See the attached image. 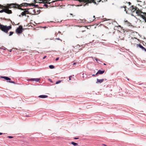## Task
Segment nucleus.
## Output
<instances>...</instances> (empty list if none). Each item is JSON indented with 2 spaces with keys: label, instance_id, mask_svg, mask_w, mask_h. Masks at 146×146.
Returning a JSON list of instances; mask_svg holds the SVG:
<instances>
[{
  "label": "nucleus",
  "instance_id": "f257e3e1",
  "mask_svg": "<svg viewBox=\"0 0 146 146\" xmlns=\"http://www.w3.org/2000/svg\"><path fill=\"white\" fill-rule=\"evenodd\" d=\"M142 10H125L127 13L131 14V15L134 16L135 15L137 14V15L140 16L143 19H144L145 22L146 20V13L142 12Z\"/></svg>",
  "mask_w": 146,
  "mask_h": 146
},
{
  "label": "nucleus",
  "instance_id": "f03ea898",
  "mask_svg": "<svg viewBox=\"0 0 146 146\" xmlns=\"http://www.w3.org/2000/svg\"><path fill=\"white\" fill-rule=\"evenodd\" d=\"M28 6H33L35 7H36L39 6L38 5H35L33 3H23L20 4V5L18 4L17 7L18 9H23L22 8V7H27ZM34 8V7H33L31 9H32Z\"/></svg>",
  "mask_w": 146,
  "mask_h": 146
},
{
  "label": "nucleus",
  "instance_id": "7ed1b4c3",
  "mask_svg": "<svg viewBox=\"0 0 146 146\" xmlns=\"http://www.w3.org/2000/svg\"><path fill=\"white\" fill-rule=\"evenodd\" d=\"M18 4L17 3L8 4L4 6L0 5V8L2 9H9V8H17Z\"/></svg>",
  "mask_w": 146,
  "mask_h": 146
},
{
  "label": "nucleus",
  "instance_id": "20e7f679",
  "mask_svg": "<svg viewBox=\"0 0 146 146\" xmlns=\"http://www.w3.org/2000/svg\"><path fill=\"white\" fill-rule=\"evenodd\" d=\"M123 7L125 8V9H129L130 8H132L130 9H139L136 6L131 5V3L130 2L127 3L125 5L123 6Z\"/></svg>",
  "mask_w": 146,
  "mask_h": 146
},
{
  "label": "nucleus",
  "instance_id": "39448f33",
  "mask_svg": "<svg viewBox=\"0 0 146 146\" xmlns=\"http://www.w3.org/2000/svg\"><path fill=\"white\" fill-rule=\"evenodd\" d=\"M11 28L10 26H7L0 24V29L5 33H7L8 31Z\"/></svg>",
  "mask_w": 146,
  "mask_h": 146
},
{
  "label": "nucleus",
  "instance_id": "423d86ee",
  "mask_svg": "<svg viewBox=\"0 0 146 146\" xmlns=\"http://www.w3.org/2000/svg\"><path fill=\"white\" fill-rule=\"evenodd\" d=\"M24 11L23 12H21V15L23 17V16H27V17H29V16L28 15H27V14H31V13H30L29 11L27 10H22Z\"/></svg>",
  "mask_w": 146,
  "mask_h": 146
},
{
  "label": "nucleus",
  "instance_id": "0eeeda50",
  "mask_svg": "<svg viewBox=\"0 0 146 146\" xmlns=\"http://www.w3.org/2000/svg\"><path fill=\"white\" fill-rule=\"evenodd\" d=\"M24 29V28H23L22 26H20L19 27H18L17 29L16 30V32L19 34L21 33Z\"/></svg>",
  "mask_w": 146,
  "mask_h": 146
},
{
  "label": "nucleus",
  "instance_id": "6e6552de",
  "mask_svg": "<svg viewBox=\"0 0 146 146\" xmlns=\"http://www.w3.org/2000/svg\"><path fill=\"white\" fill-rule=\"evenodd\" d=\"M1 77L2 78L6 80H10V81H9V83L13 84H15V83L14 82L12 81H10V80H11V78L8 77L2 76Z\"/></svg>",
  "mask_w": 146,
  "mask_h": 146
},
{
  "label": "nucleus",
  "instance_id": "1a4fd4ad",
  "mask_svg": "<svg viewBox=\"0 0 146 146\" xmlns=\"http://www.w3.org/2000/svg\"><path fill=\"white\" fill-rule=\"evenodd\" d=\"M3 12H5L8 14H11L12 13L11 10H1V11H0V13H2Z\"/></svg>",
  "mask_w": 146,
  "mask_h": 146
},
{
  "label": "nucleus",
  "instance_id": "9d476101",
  "mask_svg": "<svg viewBox=\"0 0 146 146\" xmlns=\"http://www.w3.org/2000/svg\"><path fill=\"white\" fill-rule=\"evenodd\" d=\"M136 46L137 47H139L141 48L143 50L145 51V52L146 51V49L141 44H137Z\"/></svg>",
  "mask_w": 146,
  "mask_h": 146
},
{
  "label": "nucleus",
  "instance_id": "9b49d317",
  "mask_svg": "<svg viewBox=\"0 0 146 146\" xmlns=\"http://www.w3.org/2000/svg\"><path fill=\"white\" fill-rule=\"evenodd\" d=\"M40 78H31L29 79V81H35L36 82H39V80H40Z\"/></svg>",
  "mask_w": 146,
  "mask_h": 146
},
{
  "label": "nucleus",
  "instance_id": "f8f14e48",
  "mask_svg": "<svg viewBox=\"0 0 146 146\" xmlns=\"http://www.w3.org/2000/svg\"><path fill=\"white\" fill-rule=\"evenodd\" d=\"M51 0H38V1H42V2H41V3H45L50 4V2H49V1H50Z\"/></svg>",
  "mask_w": 146,
  "mask_h": 146
},
{
  "label": "nucleus",
  "instance_id": "ddd939ff",
  "mask_svg": "<svg viewBox=\"0 0 146 146\" xmlns=\"http://www.w3.org/2000/svg\"><path fill=\"white\" fill-rule=\"evenodd\" d=\"M105 72L104 70H99L97 73L96 74V75H97L98 74H103Z\"/></svg>",
  "mask_w": 146,
  "mask_h": 146
},
{
  "label": "nucleus",
  "instance_id": "4468645a",
  "mask_svg": "<svg viewBox=\"0 0 146 146\" xmlns=\"http://www.w3.org/2000/svg\"><path fill=\"white\" fill-rule=\"evenodd\" d=\"M104 79H97V82H96V83H102L104 80Z\"/></svg>",
  "mask_w": 146,
  "mask_h": 146
},
{
  "label": "nucleus",
  "instance_id": "2eb2a0df",
  "mask_svg": "<svg viewBox=\"0 0 146 146\" xmlns=\"http://www.w3.org/2000/svg\"><path fill=\"white\" fill-rule=\"evenodd\" d=\"M48 96L46 95H41L38 96V97L41 98H47Z\"/></svg>",
  "mask_w": 146,
  "mask_h": 146
},
{
  "label": "nucleus",
  "instance_id": "dca6fc26",
  "mask_svg": "<svg viewBox=\"0 0 146 146\" xmlns=\"http://www.w3.org/2000/svg\"><path fill=\"white\" fill-rule=\"evenodd\" d=\"M71 144L74 146H76L78 145V143H76L74 142H71Z\"/></svg>",
  "mask_w": 146,
  "mask_h": 146
},
{
  "label": "nucleus",
  "instance_id": "f3484780",
  "mask_svg": "<svg viewBox=\"0 0 146 146\" xmlns=\"http://www.w3.org/2000/svg\"><path fill=\"white\" fill-rule=\"evenodd\" d=\"M101 1L103 2L107 1V0H99V1H97L98 2V3L99 2H100Z\"/></svg>",
  "mask_w": 146,
  "mask_h": 146
},
{
  "label": "nucleus",
  "instance_id": "a211bd4d",
  "mask_svg": "<svg viewBox=\"0 0 146 146\" xmlns=\"http://www.w3.org/2000/svg\"><path fill=\"white\" fill-rule=\"evenodd\" d=\"M49 67L50 69H53L54 68V66L53 65H50L49 66Z\"/></svg>",
  "mask_w": 146,
  "mask_h": 146
},
{
  "label": "nucleus",
  "instance_id": "6ab92c4d",
  "mask_svg": "<svg viewBox=\"0 0 146 146\" xmlns=\"http://www.w3.org/2000/svg\"><path fill=\"white\" fill-rule=\"evenodd\" d=\"M40 10H37V13H36L35 14V15H37V14H38L40 12Z\"/></svg>",
  "mask_w": 146,
  "mask_h": 146
},
{
  "label": "nucleus",
  "instance_id": "aec40b11",
  "mask_svg": "<svg viewBox=\"0 0 146 146\" xmlns=\"http://www.w3.org/2000/svg\"><path fill=\"white\" fill-rule=\"evenodd\" d=\"M61 82V80H58L56 81V84H58L60 83Z\"/></svg>",
  "mask_w": 146,
  "mask_h": 146
},
{
  "label": "nucleus",
  "instance_id": "412c9836",
  "mask_svg": "<svg viewBox=\"0 0 146 146\" xmlns=\"http://www.w3.org/2000/svg\"><path fill=\"white\" fill-rule=\"evenodd\" d=\"M34 3H34V5H36L35 4L36 3H38V2H37L36 1V0H35L34 1ZM38 3L39 4H40V2H38Z\"/></svg>",
  "mask_w": 146,
  "mask_h": 146
},
{
  "label": "nucleus",
  "instance_id": "4be33fe9",
  "mask_svg": "<svg viewBox=\"0 0 146 146\" xmlns=\"http://www.w3.org/2000/svg\"><path fill=\"white\" fill-rule=\"evenodd\" d=\"M13 33H13V32H11V31L9 33L10 34H9V36H10L12 35L13 34Z\"/></svg>",
  "mask_w": 146,
  "mask_h": 146
},
{
  "label": "nucleus",
  "instance_id": "5701e85b",
  "mask_svg": "<svg viewBox=\"0 0 146 146\" xmlns=\"http://www.w3.org/2000/svg\"><path fill=\"white\" fill-rule=\"evenodd\" d=\"M103 20H104L103 21H106L109 20L110 19H108L107 20L106 18H104L103 19Z\"/></svg>",
  "mask_w": 146,
  "mask_h": 146
},
{
  "label": "nucleus",
  "instance_id": "b1692460",
  "mask_svg": "<svg viewBox=\"0 0 146 146\" xmlns=\"http://www.w3.org/2000/svg\"><path fill=\"white\" fill-rule=\"evenodd\" d=\"M36 10H33V13H34V14H33L32 15L35 14V13H36Z\"/></svg>",
  "mask_w": 146,
  "mask_h": 146
},
{
  "label": "nucleus",
  "instance_id": "393cba45",
  "mask_svg": "<svg viewBox=\"0 0 146 146\" xmlns=\"http://www.w3.org/2000/svg\"><path fill=\"white\" fill-rule=\"evenodd\" d=\"M99 18H100V17H97V18H95L94 19H93V21H96V19H98Z\"/></svg>",
  "mask_w": 146,
  "mask_h": 146
},
{
  "label": "nucleus",
  "instance_id": "a878e982",
  "mask_svg": "<svg viewBox=\"0 0 146 146\" xmlns=\"http://www.w3.org/2000/svg\"><path fill=\"white\" fill-rule=\"evenodd\" d=\"M7 137L9 138H12L13 137L11 136H8Z\"/></svg>",
  "mask_w": 146,
  "mask_h": 146
},
{
  "label": "nucleus",
  "instance_id": "bb28decb",
  "mask_svg": "<svg viewBox=\"0 0 146 146\" xmlns=\"http://www.w3.org/2000/svg\"><path fill=\"white\" fill-rule=\"evenodd\" d=\"M43 6L46 7H48V5L46 4H44Z\"/></svg>",
  "mask_w": 146,
  "mask_h": 146
},
{
  "label": "nucleus",
  "instance_id": "cd10ccee",
  "mask_svg": "<svg viewBox=\"0 0 146 146\" xmlns=\"http://www.w3.org/2000/svg\"><path fill=\"white\" fill-rule=\"evenodd\" d=\"M95 59L98 62V60H99L97 58H95Z\"/></svg>",
  "mask_w": 146,
  "mask_h": 146
},
{
  "label": "nucleus",
  "instance_id": "c85d7f7f",
  "mask_svg": "<svg viewBox=\"0 0 146 146\" xmlns=\"http://www.w3.org/2000/svg\"><path fill=\"white\" fill-rule=\"evenodd\" d=\"M76 37L77 38H80V37H82V36H76Z\"/></svg>",
  "mask_w": 146,
  "mask_h": 146
},
{
  "label": "nucleus",
  "instance_id": "c756f323",
  "mask_svg": "<svg viewBox=\"0 0 146 146\" xmlns=\"http://www.w3.org/2000/svg\"><path fill=\"white\" fill-rule=\"evenodd\" d=\"M59 59V57H58V58H57L56 59V61H57Z\"/></svg>",
  "mask_w": 146,
  "mask_h": 146
},
{
  "label": "nucleus",
  "instance_id": "7c9ffc66",
  "mask_svg": "<svg viewBox=\"0 0 146 146\" xmlns=\"http://www.w3.org/2000/svg\"><path fill=\"white\" fill-rule=\"evenodd\" d=\"M72 77V76H70L69 77V80H71V78Z\"/></svg>",
  "mask_w": 146,
  "mask_h": 146
},
{
  "label": "nucleus",
  "instance_id": "2f4dec72",
  "mask_svg": "<svg viewBox=\"0 0 146 146\" xmlns=\"http://www.w3.org/2000/svg\"><path fill=\"white\" fill-rule=\"evenodd\" d=\"M46 56H44L43 58V59H44L46 58Z\"/></svg>",
  "mask_w": 146,
  "mask_h": 146
},
{
  "label": "nucleus",
  "instance_id": "473e14b6",
  "mask_svg": "<svg viewBox=\"0 0 146 146\" xmlns=\"http://www.w3.org/2000/svg\"><path fill=\"white\" fill-rule=\"evenodd\" d=\"M78 139V138H77V137H74V139Z\"/></svg>",
  "mask_w": 146,
  "mask_h": 146
},
{
  "label": "nucleus",
  "instance_id": "72a5a7b5",
  "mask_svg": "<svg viewBox=\"0 0 146 146\" xmlns=\"http://www.w3.org/2000/svg\"><path fill=\"white\" fill-rule=\"evenodd\" d=\"M49 80L50 81V82H52V81L51 79H49Z\"/></svg>",
  "mask_w": 146,
  "mask_h": 146
},
{
  "label": "nucleus",
  "instance_id": "f704fd0d",
  "mask_svg": "<svg viewBox=\"0 0 146 146\" xmlns=\"http://www.w3.org/2000/svg\"><path fill=\"white\" fill-rule=\"evenodd\" d=\"M97 76L96 74H93L92 75V76Z\"/></svg>",
  "mask_w": 146,
  "mask_h": 146
},
{
  "label": "nucleus",
  "instance_id": "c9c22d12",
  "mask_svg": "<svg viewBox=\"0 0 146 146\" xmlns=\"http://www.w3.org/2000/svg\"><path fill=\"white\" fill-rule=\"evenodd\" d=\"M56 39L61 40V39H60L59 38H56Z\"/></svg>",
  "mask_w": 146,
  "mask_h": 146
},
{
  "label": "nucleus",
  "instance_id": "e433bc0d",
  "mask_svg": "<svg viewBox=\"0 0 146 146\" xmlns=\"http://www.w3.org/2000/svg\"><path fill=\"white\" fill-rule=\"evenodd\" d=\"M12 51V50H11H11H9V51L10 52H11Z\"/></svg>",
  "mask_w": 146,
  "mask_h": 146
},
{
  "label": "nucleus",
  "instance_id": "4c0bfd02",
  "mask_svg": "<svg viewBox=\"0 0 146 146\" xmlns=\"http://www.w3.org/2000/svg\"><path fill=\"white\" fill-rule=\"evenodd\" d=\"M3 133H0V135H2L3 134Z\"/></svg>",
  "mask_w": 146,
  "mask_h": 146
},
{
  "label": "nucleus",
  "instance_id": "58836bf2",
  "mask_svg": "<svg viewBox=\"0 0 146 146\" xmlns=\"http://www.w3.org/2000/svg\"><path fill=\"white\" fill-rule=\"evenodd\" d=\"M76 64V62H74V63L73 64V65H75Z\"/></svg>",
  "mask_w": 146,
  "mask_h": 146
},
{
  "label": "nucleus",
  "instance_id": "ea45409f",
  "mask_svg": "<svg viewBox=\"0 0 146 146\" xmlns=\"http://www.w3.org/2000/svg\"><path fill=\"white\" fill-rule=\"evenodd\" d=\"M6 48H5L3 49L4 50H6Z\"/></svg>",
  "mask_w": 146,
  "mask_h": 146
},
{
  "label": "nucleus",
  "instance_id": "a19ab883",
  "mask_svg": "<svg viewBox=\"0 0 146 146\" xmlns=\"http://www.w3.org/2000/svg\"><path fill=\"white\" fill-rule=\"evenodd\" d=\"M104 65H106V63H104Z\"/></svg>",
  "mask_w": 146,
  "mask_h": 146
},
{
  "label": "nucleus",
  "instance_id": "79ce46f5",
  "mask_svg": "<svg viewBox=\"0 0 146 146\" xmlns=\"http://www.w3.org/2000/svg\"><path fill=\"white\" fill-rule=\"evenodd\" d=\"M103 145H104L105 146H106L104 144H103Z\"/></svg>",
  "mask_w": 146,
  "mask_h": 146
},
{
  "label": "nucleus",
  "instance_id": "37998d69",
  "mask_svg": "<svg viewBox=\"0 0 146 146\" xmlns=\"http://www.w3.org/2000/svg\"><path fill=\"white\" fill-rule=\"evenodd\" d=\"M70 15H72V13H70Z\"/></svg>",
  "mask_w": 146,
  "mask_h": 146
},
{
  "label": "nucleus",
  "instance_id": "c03bdc74",
  "mask_svg": "<svg viewBox=\"0 0 146 146\" xmlns=\"http://www.w3.org/2000/svg\"><path fill=\"white\" fill-rule=\"evenodd\" d=\"M38 8H42V7H38Z\"/></svg>",
  "mask_w": 146,
  "mask_h": 146
},
{
  "label": "nucleus",
  "instance_id": "a18cd8bd",
  "mask_svg": "<svg viewBox=\"0 0 146 146\" xmlns=\"http://www.w3.org/2000/svg\"><path fill=\"white\" fill-rule=\"evenodd\" d=\"M93 17H94V18H95V16H93Z\"/></svg>",
  "mask_w": 146,
  "mask_h": 146
},
{
  "label": "nucleus",
  "instance_id": "49530a36",
  "mask_svg": "<svg viewBox=\"0 0 146 146\" xmlns=\"http://www.w3.org/2000/svg\"><path fill=\"white\" fill-rule=\"evenodd\" d=\"M127 80H129V79L128 78H127Z\"/></svg>",
  "mask_w": 146,
  "mask_h": 146
},
{
  "label": "nucleus",
  "instance_id": "de8ad7c7",
  "mask_svg": "<svg viewBox=\"0 0 146 146\" xmlns=\"http://www.w3.org/2000/svg\"><path fill=\"white\" fill-rule=\"evenodd\" d=\"M58 33H61V32H60V31H59V32H58Z\"/></svg>",
  "mask_w": 146,
  "mask_h": 146
},
{
  "label": "nucleus",
  "instance_id": "09e8293b",
  "mask_svg": "<svg viewBox=\"0 0 146 146\" xmlns=\"http://www.w3.org/2000/svg\"><path fill=\"white\" fill-rule=\"evenodd\" d=\"M54 2V1H52V2H51L52 3V2Z\"/></svg>",
  "mask_w": 146,
  "mask_h": 146
},
{
  "label": "nucleus",
  "instance_id": "8fccbe9b",
  "mask_svg": "<svg viewBox=\"0 0 146 146\" xmlns=\"http://www.w3.org/2000/svg\"><path fill=\"white\" fill-rule=\"evenodd\" d=\"M19 17H21V15H19Z\"/></svg>",
  "mask_w": 146,
  "mask_h": 146
},
{
  "label": "nucleus",
  "instance_id": "3c124183",
  "mask_svg": "<svg viewBox=\"0 0 146 146\" xmlns=\"http://www.w3.org/2000/svg\"><path fill=\"white\" fill-rule=\"evenodd\" d=\"M119 27H121V26H120V25H119Z\"/></svg>",
  "mask_w": 146,
  "mask_h": 146
},
{
  "label": "nucleus",
  "instance_id": "603ef678",
  "mask_svg": "<svg viewBox=\"0 0 146 146\" xmlns=\"http://www.w3.org/2000/svg\"><path fill=\"white\" fill-rule=\"evenodd\" d=\"M1 49H3V48H1Z\"/></svg>",
  "mask_w": 146,
  "mask_h": 146
},
{
  "label": "nucleus",
  "instance_id": "864d4df0",
  "mask_svg": "<svg viewBox=\"0 0 146 146\" xmlns=\"http://www.w3.org/2000/svg\"><path fill=\"white\" fill-rule=\"evenodd\" d=\"M98 1H99V0H98Z\"/></svg>",
  "mask_w": 146,
  "mask_h": 146
}]
</instances>
